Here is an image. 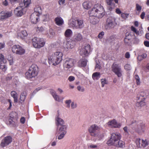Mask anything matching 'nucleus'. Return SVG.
I'll return each mask as SVG.
<instances>
[{
    "label": "nucleus",
    "instance_id": "f257e3e1",
    "mask_svg": "<svg viewBox=\"0 0 149 149\" xmlns=\"http://www.w3.org/2000/svg\"><path fill=\"white\" fill-rule=\"evenodd\" d=\"M90 15L96 16L102 18L105 15V11L103 7L100 4H95L91 10L89 11Z\"/></svg>",
    "mask_w": 149,
    "mask_h": 149
},
{
    "label": "nucleus",
    "instance_id": "f03ea898",
    "mask_svg": "<svg viewBox=\"0 0 149 149\" xmlns=\"http://www.w3.org/2000/svg\"><path fill=\"white\" fill-rule=\"evenodd\" d=\"M38 68L35 64H32L25 73V77L28 79H30L36 77L38 74Z\"/></svg>",
    "mask_w": 149,
    "mask_h": 149
},
{
    "label": "nucleus",
    "instance_id": "7ed1b4c3",
    "mask_svg": "<svg viewBox=\"0 0 149 149\" xmlns=\"http://www.w3.org/2000/svg\"><path fill=\"white\" fill-rule=\"evenodd\" d=\"M121 137V134L116 132L113 133L111 134V137L110 139L107 141V143L109 146L113 145L114 143H116L119 140Z\"/></svg>",
    "mask_w": 149,
    "mask_h": 149
},
{
    "label": "nucleus",
    "instance_id": "20e7f679",
    "mask_svg": "<svg viewBox=\"0 0 149 149\" xmlns=\"http://www.w3.org/2000/svg\"><path fill=\"white\" fill-rule=\"evenodd\" d=\"M33 45L36 48L40 49L43 47L45 41L43 38L34 37L32 39Z\"/></svg>",
    "mask_w": 149,
    "mask_h": 149
},
{
    "label": "nucleus",
    "instance_id": "39448f33",
    "mask_svg": "<svg viewBox=\"0 0 149 149\" xmlns=\"http://www.w3.org/2000/svg\"><path fill=\"white\" fill-rule=\"evenodd\" d=\"M100 129V127L96 124H93L89 128L88 131L91 136L96 137L99 134Z\"/></svg>",
    "mask_w": 149,
    "mask_h": 149
},
{
    "label": "nucleus",
    "instance_id": "423d86ee",
    "mask_svg": "<svg viewBox=\"0 0 149 149\" xmlns=\"http://www.w3.org/2000/svg\"><path fill=\"white\" fill-rule=\"evenodd\" d=\"M116 19L114 18L110 17H108L106 21L104 27L106 30H110L114 28L116 25Z\"/></svg>",
    "mask_w": 149,
    "mask_h": 149
},
{
    "label": "nucleus",
    "instance_id": "0eeeda50",
    "mask_svg": "<svg viewBox=\"0 0 149 149\" xmlns=\"http://www.w3.org/2000/svg\"><path fill=\"white\" fill-rule=\"evenodd\" d=\"M56 125L58 126L59 125L62 126L60 127L59 129V133L65 131L66 132L67 127L66 125H63L64 123V120L61 118L59 117V115H58L56 118Z\"/></svg>",
    "mask_w": 149,
    "mask_h": 149
},
{
    "label": "nucleus",
    "instance_id": "6e6552de",
    "mask_svg": "<svg viewBox=\"0 0 149 149\" xmlns=\"http://www.w3.org/2000/svg\"><path fill=\"white\" fill-rule=\"evenodd\" d=\"M146 96L144 92H141L139 95H138L137 97V100H139L141 99L139 102H138L136 104V106L138 107H141L145 105V102H144Z\"/></svg>",
    "mask_w": 149,
    "mask_h": 149
},
{
    "label": "nucleus",
    "instance_id": "1a4fd4ad",
    "mask_svg": "<svg viewBox=\"0 0 149 149\" xmlns=\"http://www.w3.org/2000/svg\"><path fill=\"white\" fill-rule=\"evenodd\" d=\"M112 70L118 77H121L122 76L121 69L120 66L118 64L114 62L111 66Z\"/></svg>",
    "mask_w": 149,
    "mask_h": 149
},
{
    "label": "nucleus",
    "instance_id": "9d476101",
    "mask_svg": "<svg viewBox=\"0 0 149 149\" xmlns=\"http://www.w3.org/2000/svg\"><path fill=\"white\" fill-rule=\"evenodd\" d=\"M63 54L62 52H57L54 53L53 56V62H54V65L59 64L62 60Z\"/></svg>",
    "mask_w": 149,
    "mask_h": 149
},
{
    "label": "nucleus",
    "instance_id": "9b49d317",
    "mask_svg": "<svg viewBox=\"0 0 149 149\" xmlns=\"http://www.w3.org/2000/svg\"><path fill=\"white\" fill-rule=\"evenodd\" d=\"M12 51L17 54L22 55L24 54L25 50L19 45H15L12 47Z\"/></svg>",
    "mask_w": 149,
    "mask_h": 149
},
{
    "label": "nucleus",
    "instance_id": "f8f14e48",
    "mask_svg": "<svg viewBox=\"0 0 149 149\" xmlns=\"http://www.w3.org/2000/svg\"><path fill=\"white\" fill-rule=\"evenodd\" d=\"M22 4V3H20V6L17 7L14 10V13L17 16H21L26 12V9L23 7Z\"/></svg>",
    "mask_w": 149,
    "mask_h": 149
},
{
    "label": "nucleus",
    "instance_id": "ddd939ff",
    "mask_svg": "<svg viewBox=\"0 0 149 149\" xmlns=\"http://www.w3.org/2000/svg\"><path fill=\"white\" fill-rule=\"evenodd\" d=\"M74 60L72 58H66L63 64V68L65 70H68L74 66Z\"/></svg>",
    "mask_w": 149,
    "mask_h": 149
},
{
    "label": "nucleus",
    "instance_id": "4468645a",
    "mask_svg": "<svg viewBox=\"0 0 149 149\" xmlns=\"http://www.w3.org/2000/svg\"><path fill=\"white\" fill-rule=\"evenodd\" d=\"M12 141V137L9 136H7L3 139L0 143L1 148H4L5 146L9 144Z\"/></svg>",
    "mask_w": 149,
    "mask_h": 149
},
{
    "label": "nucleus",
    "instance_id": "2eb2a0df",
    "mask_svg": "<svg viewBox=\"0 0 149 149\" xmlns=\"http://www.w3.org/2000/svg\"><path fill=\"white\" fill-rule=\"evenodd\" d=\"M91 48L90 45L87 44L84 47L81 49L80 54L82 56H88L90 52Z\"/></svg>",
    "mask_w": 149,
    "mask_h": 149
},
{
    "label": "nucleus",
    "instance_id": "dca6fc26",
    "mask_svg": "<svg viewBox=\"0 0 149 149\" xmlns=\"http://www.w3.org/2000/svg\"><path fill=\"white\" fill-rule=\"evenodd\" d=\"M12 15V12L1 11L0 13V20H3L10 17Z\"/></svg>",
    "mask_w": 149,
    "mask_h": 149
},
{
    "label": "nucleus",
    "instance_id": "f3484780",
    "mask_svg": "<svg viewBox=\"0 0 149 149\" xmlns=\"http://www.w3.org/2000/svg\"><path fill=\"white\" fill-rule=\"evenodd\" d=\"M108 125L112 128H120L121 124L120 123H118L115 119L109 121L108 123Z\"/></svg>",
    "mask_w": 149,
    "mask_h": 149
},
{
    "label": "nucleus",
    "instance_id": "a211bd4d",
    "mask_svg": "<svg viewBox=\"0 0 149 149\" xmlns=\"http://www.w3.org/2000/svg\"><path fill=\"white\" fill-rule=\"evenodd\" d=\"M114 2L117 3L118 2V0H107V3L109 5V9L110 11L111 10L115 7V4Z\"/></svg>",
    "mask_w": 149,
    "mask_h": 149
},
{
    "label": "nucleus",
    "instance_id": "6ab92c4d",
    "mask_svg": "<svg viewBox=\"0 0 149 149\" xmlns=\"http://www.w3.org/2000/svg\"><path fill=\"white\" fill-rule=\"evenodd\" d=\"M39 15L36 13H33L30 16V19L31 22L33 24H36L38 21Z\"/></svg>",
    "mask_w": 149,
    "mask_h": 149
},
{
    "label": "nucleus",
    "instance_id": "aec40b11",
    "mask_svg": "<svg viewBox=\"0 0 149 149\" xmlns=\"http://www.w3.org/2000/svg\"><path fill=\"white\" fill-rule=\"evenodd\" d=\"M99 18H100L96 16L90 15L89 17L90 22L93 24H95L98 23Z\"/></svg>",
    "mask_w": 149,
    "mask_h": 149
},
{
    "label": "nucleus",
    "instance_id": "412c9836",
    "mask_svg": "<svg viewBox=\"0 0 149 149\" xmlns=\"http://www.w3.org/2000/svg\"><path fill=\"white\" fill-rule=\"evenodd\" d=\"M18 117L13 118H10L8 119V124L12 125L14 127H15L17 126L18 123Z\"/></svg>",
    "mask_w": 149,
    "mask_h": 149
},
{
    "label": "nucleus",
    "instance_id": "4be33fe9",
    "mask_svg": "<svg viewBox=\"0 0 149 149\" xmlns=\"http://www.w3.org/2000/svg\"><path fill=\"white\" fill-rule=\"evenodd\" d=\"M87 60L85 58L80 59L77 63L78 66L80 67H85L87 65Z\"/></svg>",
    "mask_w": 149,
    "mask_h": 149
},
{
    "label": "nucleus",
    "instance_id": "5701e85b",
    "mask_svg": "<svg viewBox=\"0 0 149 149\" xmlns=\"http://www.w3.org/2000/svg\"><path fill=\"white\" fill-rule=\"evenodd\" d=\"M124 42L127 45H130L132 44V39L131 35L128 34L126 36L124 40Z\"/></svg>",
    "mask_w": 149,
    "mask_h": 149
},
{
    "label": "nucleus",
    "instance_id": "b1692460",
    "mask_svg": "<svg viewBox=\"0 0 149 149\" xmlns=\"http://www.w3.org/2000/svg\"><path fill=\"white\" fill-rule=\"evenodd\" d=\"M55 24L57 25L61 26L64 24V21L63 19L60 17H56L54 19Z\"/></svg>",
    "mask_w": 149,
    "mask_h": 149
},
{
    "label": "nucleus",
    "instance_id": "393cba45",
    "mask_svg": "<svg viewBox=\"0 0 149 149\" xmlns=\"http://www.w3.org/2000/svg\"><path fill=\"white\" fill-rule=\"evenodd\" d=\"M17 35L18 38L23 39L25 37L27 36L28 34L26 30H23L18 32Z\"/></svg>",
    "mask_w": 149,
    "mask_h": 149
},
{
    "label": "nucleus",
    "instance_id": "a878e982",
    "mask_svg": "<svg viewBox=\"0 0 149 149\" xmlns=\"http://www.w3.org/2000/svg\"><path fill=\"white\" fill-rule=\"evenodd\" d=\"M137 128L138 130L137 131L139 132H144L145 129V126L144 123H143L140 122L137 125Z\"/></svg>",
    "mask_w": 149,
    "mask_h": 149
},
{
    "label": "nucleus",
    "instance_id": "bb28decb",
    "mask_svg": "<svg viewBox=\"0 0 149 149\" xmlns=\"http://www.w3.org/2000/svg\"><path fill=\"white\" fill-rule=\"evenodd\" d=\"M113 145L118 148H123L125 146V143L121 140H119Z\"/></svg>",
    "mask_w": 149,
    "mask_h": 149
},
{
    "label": "nucleus",
    "instance_id": "cd10ccee",
    "mask_svg": "<svg viewBox=\"0 0 149 149\" xmlns=\"http://www.w3.org/2000/svg\"><path fill=\"white\" fill-rule=\"evenodd\" d=\"M73 39L75 42L79 41L82 39V36L80 33H77L74 34Z\"/></svg>",
    "mask_w": 149,
    "mask_h": 149
},
{
    "label": "nucleus",
    "instance_id": "c85d7f7f",
    "mask_svg": "<svg viewBox=\"0 0 149 149\" xmlns=\"http://www.w3.org/2000/svg\"><path fill=\"white\" fill-rule=\"evenodd\" d=\"M75 41L72 40L67 42L66 44V47L67 49H72L74 47L75 45Z\"/></svg>",
    "mask_w": 149,
    "mask_h": 149
},
{
    "label": "nucleus",
    "instance_id": "c756f323",
    "mask_svg": "<svg viewBox=\"0 0 149 149\" xmlns=\"http://www.w3.org/2000/svg\"><path fill=\"white\" fill-rule=\"evenodd\" d=\"M77 22V28L81 29L84 26L83 20L82 19H78L76 20Z\"/></svg>",
    "mask_w": 149,
    "mask_h": 149
},
{
    "label": "nucleus",
    "instance_id": "7c9ffc66",
    "mask_svg": "<svg viewBox=\"0 0 149 149\" xmlns=\"http://www.w3.org/2000/svg\"><path fill=\"white\" fill-rule=\"evenodd\" d=\"M50 92L54 99L56 101H60V99L59 96L56 94L55 91L53 89H51Z\"/></svg>",
    "mask_w": 149,
    "mask_h": 149
},
{
    "label": "nucleus",
    "instance_id": "2f4dec72",
    "mask_svg": "<svg viewBox=\"0 0 149 149\" xmlns=\"http://www.w3.org/2000/svg\"><path fill=\"white\" fill-rule=\"evenodd\" d=\"M72 35V31L70 29H67L64 33V35L65 37L67 38H70Z\"/></svg>",
    "mask_w": 149,
    "mask_h": 149
},
{
    "label": "nucleus",
    "instance_id": "473e14b6",
    "mask_svg": "<svg viewBox=\"0 0 149 149\" xmlns=\"http://www.w3.org/2000/svg\"><path fill=\"white\" fill-rule=\"evenodd\" d=\"M91 3L88 1L84 2L83 3V6L84 8L86 9H88L91 6Z\"/></svg>",
    "mask_w": 149,
    "mask_h": 149
},
{
    "label": "nucleus",
    "instance_id": "72a5a7b5",
    "mask_svg": "<svg viewBox=\"0 0 149 149\" xmlns=\"http://www.w3.org/2000/svg\"><path fill=\"white\" fill-rule=\"evenodd\" d=\"M38 15H40L42 14V10L41 7L39 6H36L34 8V12Z\"/></svg>",
    "mask_w": 149,
    "mask_h": 149
},
{
    "label": "nucleus",
    "instance_id": "f704fd0d",
    "mask_svg": "<svg viewBox=\"0 0 149 149\" xmlns=\"http://www.w3.org/2000/svg\"><path fill=\"white\" fill-rule=\"evenodd\" d=\"M100 77V73L99 72L94 73L92 75V77L94 80H98Z\"/></svg>",
    "mask_w": 149,
    "mask_h": 149
},
{
    "label": "nucleus",
    "instance_id": "c9c22d12",
    "mask_svg": "<svg viewBox=\"0 0 149 149\" xmlns=\"http://www.w3.org/2000/svg\"><path fill=\"white\" fill-rule=\"evenodd\" d=\"M11 95L13 98L14 102H17V94L16 92L12 91L11 92Z\"/></svg>",
    "mask_w": 149,
    "mask_h": 149
},
{
    "label": "nucleus",
    "instance_id": "e433bc0d",
    "mask_svg": "<svg viewBox=\"0 0 149 149\" xmlns=\"http://www.w3.org/2000/svg\"><path fill=\"white\" fill-rule=\"evenodd\" d=\"M149 141L146 139L142 140L141 146L143 148H145L148 145Z\"/></svg>",
    "mask_w": 149,
    "mask_h": 149
},
{
    "label": "nucleus",
    "instance_id": "4c0bfd02",
    "mask_svg": "<svg viewBox=\"0 0 149 149\" xmlns=\"http://www.w3.org/2000/svg\"><path fill=\"white\" fill-rule=\"evenodd\" d=\"M31 3V0H23V3H22L23 7L25 8L27 7Z\"/></svg>",
    "mask_w": 149,
    "mask_h": 149
},
{
    "label": "nucleus",
    "instance_id": "58836bf2",
    "mask_svg": "<svg viewBox=\"0 0 149 149\" xmlns=\"http://www.w3.org/2000/svg\"><path fill=\"white\" fill-rule=\"evenodd\" d=\"M18 117L17 113L15 112L12 111L9 114L10 118H13Z\"/></svg>",
    "mask_w": 149,
    "mask_h": 149
},
{
    "label": "nucleus",
    "instance_id": "ea45409f",
    "mask_svg": "<svg viewBox=\"0 0 149 149\" xmlns=\"http://www.w3.org/2000/svg\"><path fill=\"white\" fill-rule=\"evenodd\" d=\"M0 68L3 71H5L6 70L7 67L4 63H1Z\"/></svg>",
    "mask_w": 149,
    "mask_h": 149
},
{
    "label": "nucleus",
    "instance_id": "a19ab883",
    "mask_svg": "<svg viewBox=\"0 0 149 149\" xmlns=\"http://www.w3.org/2000/svg\"><path fill=\"white\" fill-rule=\"evenodd\" d=\"M135 78L136 80V84L137 85H139L140 84L141 82L140 80V78L138 75H135Z\"/></svg>",
    "mask_w": 149,
    "mask_h": 149
},
{
    "label": "nucleus",
    "instance_id": "79ce46f5",
    "mask_svg": "<svg viewBox=\"0 0 149 149\" xmlns=\"http://www.w3.org/2000/svg\"><path fill=\"white\" fill-rule=\"evenodd\" d=\"M101 81L102 87H104L105 84H108V82L106 79H102Z\"/></svg>",
    "mask_w": 149,
    "mask_h": 149
},
{
    "label": "nucleus",
    "instance_id": "37998d69",
    "mask_svg": "<svg viewBox=\"0 0 149 149\" xmlns=\"http://www.w3.org/2000/svg\"><path fill=\"white\" fill-rule=\"evenodd\" d=\"M60 133L61 134L59 135L58 138V139L59 140L62 139L64 137L66 133V132L64 131V132H63Z\"/></svg>",
    "mask_w": 149,
    "mask_h": 149
},
{
    "label": "nucleus",
    "instance_id": "c03bdc74",
    "mask_svg": "<svg viewBox=\"0 0 149 149\" xmlns=\"http://www.w3.org/2000/svg\"><path fill=\"white\" fill-rule=\"evenodd\" d=\"M26 96L25 95L22 94L20 96V100L21 102L22 103L23 102L25 99Z\"/></svg>",
    "mask_w": 149,
    "mask_h": 149
},
{
    "label": "nucleus",
    "instance_id": "a18cd8bd",
    "mask_svg": "<svg viewBox=\"0 0 149 149\" xmlns=\"http://www.w3.org/2000/svg\"><path fill=\"white\" fill-rule=\"evenodd\" d=\"M136 10L139 12H140L142 9V7L138 4L136 3Z\"/></svg>",
    "mask_w": 149,
    "mask_h": 149
},
{
    "label": "nucleus",
    "instance_id": "49530a36",
    "mask_svg": "<svg viewBox=\"0 0 149 149\" xmlns=\"http://www.w3.org/2000/svg\"><path fill=\"white\" fill-rule=\"evenodd\" d=\"M141 139L140 138L137 139L136 141V142L137 146L139 147H141Z\"/></svg>",
    "mask_w": 149,
    "mask_h": 149
},
{
    "label": "nucleus",
    "instance_id": "de8ad7c7",
    "mask_svg": "<svg viewBox=\"0 0 149 149\" xmlns=\"http://www.w3.org/2000/svg\"><path fill=\"white\" fill-rule=\"evenodd\" d=\"M76 20L72 21L71 23V25L73 28H77V22Z\"/></svg>",
    "mask_w": 149,
    "mask_h": 149
},
{
    "label": "nucleus",
    "instance_id": "09e8293b",
    "mask_svg": "<svg viewBox=\"0 0 149 149\" xmlns=\"http://www.w3.org/2000/svg\"><path fill=\"white\" fill-rule=\"evenodd\" d=\"M131 30L132 31H133V32H134V33H136V34H139V31H137L136 30V29L135 27H134L133 26H132L131 27Z\"/></svg>",
    "mask_w": 149,
    "mask_h": 149
},
{
    "label": "nucleus",
    "instance_id": "8fccbe9b",
    "mask_svg": "<svg viewBox=\"0 0 149 149\" xmlns=\"http://www.w3.org/2000/svg\"><path fill=\"white\" fill-rule=\"evenodd\" d=\"M125 69L127 70H129L131 69V65L128 64H126L124 66Z\"/></svg>",
    "mask_w": 149,
    "mask_h": 149
},
{
    "label": "nucleus",
    "instance_id": "3c124183",
    "mask_svg": "<svg viewBox=\"0 0 149 149\" xmlns=\"http://www.w3.org/2000/svg\"><path fill=\"white\" fill-rule=\"evenodd\" d=\"M129 14L127 13H123L121 14V17L123 19H126L127 17Z\"/></svg>",
    "mask_w": 149,
    "mask_h": 149
},
{
    "label": "nucleus",
    "instance_id": "603ef678",
    "mask_svg": "<svg viewBox=\"0 0 149 149\" xmlns=\"http://www.w3.org/2000/svg\"><path fill=\"white\" fill-rule=\"evenodd\" d=\"M104 32L102 31L101 32L99 33L98 36V38L100 39L102 38H103V36H104Z\"/></svg>",
    "mask_w": 149,
    "mask_h": 149
},
{
    "label": "nucleus",
    "instance_id": "864d4df0",
    "mask_svg": "<svg viewBox=\"0 0 149 149\" xmlns=\"http://www.w3.org/2000/svg\"><path fill=\"white\" fill-rule=\"evenodd\" d=\"M77 89L79 91H81L82 92H84V88H81L80 86H79L77 87Z\"/></svg>",
    "mask_w": 149,
    "mask_h": 149
},
{
    "label": "nucleus",
    "instance_id": "5fc2aeb1",
    "mask_svg": "<svg viewBox=\"0 0 149 149\" xmlns=\"http://www.w3.org/2000/svg\"><path fill=\"white\" fill-rule=\"evenodd\" d=\"M71 102V101L70 100H67L65 101L66 104H67V107H70V104Z\"/></svg>",
    "mask_w": 149,
    "mask_h": 149
},
{
    "label": "nucleus",
    "instance_id": "6e6d98bb",
    "mask_svg": "<svg viewBox=\"0 0 149 149\" xmlns=\"http://www.w3.org/2000/svg\"><path fill=\"white\" fill-rule=\"evenodd\" d=\"M75 79V78L74 77L72 76H70L68 78V79L70 81H73Z\"/></svg>",
    "mask_w": 149,
    "mask_h": 149
},
{
    "label": "nucleus",
    "instance_id": "4d7b16f0",
    "mask_svg": "<svg viewBox=\"0 0 149 149\" xmlns=\"http://www.w3.org/2000/svg\"><path fill=\"white\" fill-rule=\"evenodd\" d=\"M20 121L21 123L24 124L25 123V118L23 117H22L20 119Z\"/></svg>",
    "mask_w": 149,
    "mask_h": 149
},
{
    "label": "nucleus",
    "instance_id": "13d9d810",
    "mask_svg": "<svg viewBox=\"0 0 149 149\" xmlns=\"http://www.w3.org/2000/svg\"><path fill=\"white\" fill-rule=\"evenodd\" d=\"M2 4L3 5L5 6H6L8 5V3L7 0H5L2 2Z\"/></svg>",
    "mask_w": 149,
    "mask_h": 149
},
{
    "label": "nucleus",
    "instance_id": "bf43d9fd",
    "mask_svg": "<svg viewBox=\"0 0 149 149\" xmlns=\"http://www.w3.org/2000/svg\"><path fill=\"white\" fill-rule=\"evenodd\" d=\"M43 30V28L41 26L40 28L37 27V28L36 30L37 31H38L39 32H41Z\"/></svg>",
    "mask_w": 149,
    "mask_h": 149
},
{
    "label": "nucleus",
    "instance_id": "052dcab7",
    "mask_svg": "<svg viewBox=\"0 0 149 149\" xmlns=\"http://www.w3.org/2000/svg\"><path fill=\"white\" fill-rule=\"evenodd\" d=\"M8 102L9 103V105L7 109L8 110H9V109H10V108L11 107V106H12V102L11 101L10 99H8Z\"/></svg>",
    "mask_w": 149,
    "mask_h": 149
},
{
    "label": "nucleus",
    "instance_id": "680f3d73",
    "mask_svg": "<svg viewBox=\"0 0 149 149\" xmlns=\"http://www.w3.org/2000/svg\"><path fill=\"white\" fill-rule=\"evenodd\" d=\"M11 4H13L18 2V0H9Z\"/></svg>",
    "mask_w": 149,
    "mask_h": 149
},
{
    "label": "nucleus",
    "instance_id": "e2e57ef3",
    "mask_svg": "<svg viewBox=\"0 0 149 149\" xmlns=\"http://www.w3.org/2000/svg\"><path fill=\"white\" fill-rule=\"evenodd\" d=\"M144 45L146 47H149V41H145L144 42Z\"/></svg>",
    "mask_w": 149,
    "mask_h": 149
},
{
    "label": "nucleus",
    "instance_id": "0e129e2a",
    "mask_svg": "<svg viewBox=\"0 0 149 149\" xmlns=\"http://www.w3.org/2000/svg\"><path fill=\"white\" fill-rule=\"evenodd\" d=\"M145 15V13L144 12H142L141 15L140 17L141 19H143L144 18Z\"/></svg>",
    "mask_w": 149,
    "mask_h": 149
},
{
    "label": "nucleus",
    "instance_id": "69168bd1",
    "mask_svg": "<svg viewBox=\"0 0 149 149\" xmlns=\"http://www.w3.org/2000/svg\"><path fill=\"white\" fill-rule=\"evenodd\" d=\"M130 55L129 52H127L125 55V57L126 58H130Z\"/></svg>",
    "mask_w": 149,
    "mask_h": 149
},
{
    "label": "nucleus",
    "instance_id": "338daca9",
    "mask_svg": "<svg viewBox=\"0 0 149 149\" xmlns=\"http://www.w3.org/2000/svg\"><path fill=\"white\" fill-rule=\"evenodd\" d=\"M116 13L120 14L121 13V12L118 8H117L116 9Z\"/></svg>",
    "mask_w": 149,
    "mask_h": 149
},
{
    "label": "nucleus",
    "instance_id": "774afa93",
    "mask_svg": "<svg viewBox=\"0 0 149 149\" xmlns=\"http://www.w3.org/2000/svg\"><path fill=\"white\" fill-rule=\"evenodd\" d=\"M76 104H75L73 102L72 103L71 107L72 109L75 108L76 107Z\"/></svg>",
    "mask_w": 149,
    "mask_h": 149
}]
</instances>
